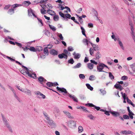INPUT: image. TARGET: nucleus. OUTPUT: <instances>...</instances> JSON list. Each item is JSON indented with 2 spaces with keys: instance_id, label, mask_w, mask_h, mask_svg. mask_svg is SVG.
I'll use <instances>...</instances> for the list:
<instances>
[{
  "instance_id": "obj_41",
  "label": "nucleus",
  "mask_w": 135,
  "mask_h": 135,
  "mask_svg": "<svg viewBox=\"0 0 135 135\" xmlns=\"http://www.w3.org/2000/svg\"><path fill=\"white\" fill-rule=\"evenodd\" d=\"M96 79L95 76L93 75H91L89 77V80L91 81L94 80H95Z\"/></svg>"
},
{
  "instance_id": "obj_27",
  "label": "nucleus",
  "mask_w": 135,
  "mask_h": 135,
  "mask_svg": "<svg viewBox=\"0 0 135 135\" xmlns=\"http://www.w3.org/2000/svg\"><path fill=\"white\" fill-rule=\"evenodd\" d=\"M44 114L45 116V119L47 120V121L51 119H50L47 113L45 112H44Z\"/></svg>"
},
{
  "instance_id": "obj_38",
  "label": "nucleus",
  "mask_w": 135,
  "mask_h": 135,
  "mask_svg": "<svg viewBox=\"0 0 135 135\" xmlns=\"http://www.w3.org/2000/svg\"><path fill=\"white\" fill-rule=\"evenodd\" d=\"M44 53L45 55H48L49 52L48 49L47 47H46L44 49Z\"/></svg>"
},
{
  "instance_id": "obj_42",
  "label": "nucleus",
  "mask_w": 135,
  "mask_h": 135,
  "mask_svg": "<svg viewBox=\"0 0 135 135\" xmlns=\"http://www.w3.org/2000/svg\"><path fill=\"white\" fill-rule=\"evenodd\" d=\"M81 66V64L80 63H78L75 66H74L73 67V68L76 69L79 68Z\"/></svg>"
},
{
  "instance_id": "obj_28",
  "label": "nucleus",
  "mask_w": 135,
  "mask_h": 135,
  "mask_svg": "<svg viewBox=\"0 0 135 135\" xmlns=\"http://www.w3.org/2000/svg\"><path fill=\"white\" fill-rule=\"evenodd\" d=\"M130 67L131 68L133 71L134 72H135V63H134L131 65H130Z\"/></svg>"
},
{
  "instance_id": "obj_5",
  "label": "nucleus",
  "mask_w": 135,
  "mask_h": 135,
  "mask_svg": "<svg viewBox=\"0 0 135 135\" xmlns=\"http://www.w3.org/2000/svg\"><path fill=\"white\" fill-rule=\"evenodd\" d=\"M104 64L101 63L97 67V71L99 72H104L103 70L104 68Z\"/></svg>"
},
{
  "instance_id": "obj_61",
  "label": "nucleus",
  "mask_w": 135,
  "mask_h": 135,
  "mask_svg": "<svg viewBox=\"0 0 135 135\" xmlns=\"http://www.w3.org/2000/svg\"><path fill=\"white\" fill-rule=\"evenodd\" d=\"M110 109H109V111H108L106 110H105V111L104 112V113L106 115H108V116H109L110 115V114H109V113H110L109 112H110Z\"/></svg>"
},
{
  "instance_id": "obj_18",
  "label": "nucleus",
  "mask_w": 135,
  "mask_h": 135,
  "mask_svg": "<svg viewBox=\"0 0 135 135\" xmlns=\"http://www.w3.org/2000/svg\"><path fill=\"white\" fill-rule=\"evenodd\" d=\"M3 120L4 121V122L6 126L8 127H10V126L8 124L7 119H6L4 116H2Z\"/></svg>"
},
{
  "instance_id": "obj_25",
  "label": "nucleus",
  "mask_w": 135,
  "mask_h": 135,
  "mask_svg": "<svg viewBox=\"0 0 135 135\" xmlns=\"http://www.w3.org/2000/svg\"><path fill=\"white\" fill-rule=\"evenodd\" d=\"M47 13L51 16H53L55 14V13L53 10L49 9L47 10Z\"/></svg>"
},
{
  "instance_id": "obj_31",
  "label": "nucleus",
  "mask_w": 135,
  "mask_h": 135,
  "mask_svg": "<svg viewBox=\"0 0 135 135\" xmlns=\"http://www.w3.org/2000/svg\"><path fill=\"white\" fill-rule=\"evenodd\" d=\"M93 65L91 63H89L88 64L87 66L89 69L91 70L93 68Z\"/></svg>"
},
{
  "instance_id": "obj_47",
  "label": "nucleus",
  "mask_w": 135,
  "mask_h": 135,
  "mask_svg": "<svg viewBox=\"0 0 135 135\" xmlns=\"http://www.w3.org/2000/svg\"><path fill=\"white\" fill-rule=\"evenodd\" d=\"M64 53L65 54V55H66L67 56L70 54V52L66 49H64Z\"/></svg>"
},
{
  "instance_id": "obj_63",
  "label": "nucleus",
  "mask_w": 135,
  "mask_h": 135,
  "mask_svg": "<svg viewBox=\"0 0 135 135\" xmlns=\"http://www.w3.org/2000/svg\"><path fill=\"white\" fill-rule=\"evenodd\" d=\"M45 35H46L47 36H49L50 35V32L47 30L45 31Z\"/></svg>"
},
{
  "instance_id": "obj_53",
  "label": "nucleus",
  "mask_w": 135,
  "mask_h": 135,
  "mask_svg": "<svg viewBox=\"0 0 135 135\" xmlns=\"http://www.w3.org/2000/svg\"><path fill=\"white\" fill-rule=\"evenodd\" d=\"M123 118L125 119H129V116L126 115H124L123 116Z\"/></svg>"
},
{
  "instance_id": "obj_62",
  "label": "nucleus",
  "mask_w": 135,
  "mask_h": 135,
  "mask_svg": "<svg viewBox=\"0 0 135 135\" xmlns=\"http://www.w3.org/2000/svg\"><path fill=\"white\" fill-rule=\"evenodd\" d=\"M68 50L69 51H73L74 49L71 46H70L68 48Z\"/></svg>"
},
{
  "instance_id": "obj_8",
  "label": "nucleus",
  "mask_w": 135,
  "mask_h": 135,
  "mask_svg": "<svg viewBox=\"0 0 135 135\" xmlns=\"http://www.w3.org/2000/svg\"><path fill=\"white\" fill-rule=\"evenodd\" d=\"M35 94L37 95V97L38 98H40L41 97L40 96H41L43 99H45V96L41 93L39 91H37L35 93Z\"/></svg>"
},
{
  "instance_id": "obj_34",
  "label": "nucleus",
  "mask_w": 135,
  "mask_h": 135,
  "mask_svg": "<svg viewBox=\"0 0 135 135\" xmlns=\"http://www.w3.org/2000/svg\"><path fill=\"white\" fill-rule=\"evenodd\" d=\"M99 91L101 92V94L103 95H104L106 94V92L105 90L103 89H100Z\"/></svg>"
},
{
  "instance_id": "obj_35",
  "label": "nucleus",
  "mask_w": 135,
  "mask_h": 135,
  "mask_svg": "<svg viewBox=\"0 0 135 135\" xmlns=\"http://www.w3.org/2000/svg\"><path fill=\"white\" fill-rule=\"evenodd\" d=\"M101 54L99 52H98L96 54L95 56L96 59H99L101 57Z\"/></svg>"
},
{
  "instance_id": "obj_10",
  "label": "nucleus",
  "mask_w": 135,
  "mask_h": 135,
  "mask_svg": "<svg viewBox=\"0 0 135 135\" xmlns=\"http://www.w3.org/2000/svg\"><path fill=\"white\" fill-rule=\"evenodd\" d=\"M110 113H111L113 116L117 117L120 116V113L119 112L116 111H111L110 108Z\"/></svg>"
},
{
  "instance_id": "obj_64",
  "label": "nucleus",
  "mask_w": 135,
  "mask_h": 135,
  "mask_svg": "<svg viewBox=\"0 0 135 135\" xmlns=\"http://www.w3.org/2000/svg\"><path fill=\"white\" fill-rule=\"evenodd\" d=\"M11 6V5L10 4L7 5L5 6V7L4 8V9H8Z\"/></svg>"
},
{
  "instance_id": "obj_48",
  "label": "nucleus",
  "mask_w": 135,
  "mask_h": 135,
  "mask_svg": "<svg viewBox=\"0 0 135 135\" xmlns=\"http://www.w3.org/2000/svg\"><path fill=\"white\" fill-rule=\"evenodd\" d=\"M47 85L49 87L53 86V83L48 82L46 83Z\"/></svg>"
},
{
  "instance_id": "obj_46",
  "label": "nucleus",
  "mask_w": 135,
  "mask_h": 135,
  "mask_svg": "<svg viewBox=\"0 0 135 135\" xmlns=\"http://www.w3.org/2000/svg\"><path fill=\"white\" fill-rule=\"evenodd\" d=\"M59 17L57 15H55L54 17V20L55 21H57L59 20Z\"/></svg>"
},
{
  "instance_id": "obj_40",
  "label": "nucleus",
  "mask_w": 135,
  "mask_h": 135,
  "mask_svg": "<svg viewBox=\"0 0 135 135\" xmlns=\"http://www.w3.org/2000/svg\"><path fill=\"white\" fill-rule=\"evenodd\" d=\"M28 49L32 51L36 52V48L33 47H30V48H29Z\"/></svg>"
},
{
  "instance_id": "obj_59",
  "label": "nucleus",
  "mask_w": 135,
  "mask_h": 135,
  "mask_svg": "<svg viewBox=\"0 0 135 135\" xmlns=\"http://www.w3.org/2000/svg\"><path fill=\"white\" fill-rule=\"evenodd\" d=\"M79 77L80 79H84L85 78L84 75L83 74H80L79 75Z\"/></svg>"
},
{
  "instance_id": "obj_13",
  "label": "nucleus",
  "mask_w": 135,
  "mask_h": 135,
  "mask_svg": "<svg viewBox=\"0 0 135 135\" xmlns=\"http://www.w3.org/2000/svg\"><path fill=\"white\" fill-rule=\"evenodd\" d=\"M58 57L60 59H62L64 58L66 59L68 58V56L65 54L63 53L62 54H60L58 55Z\"/></svg>"
},
{
  "instance_id": "obj_32",
  "label": "nucleus",
  "mask_w": 135,
  "mask_h": 135,
  "mask_svg": "<svg viewBox=\"0 0 135 135\" xmlns=\"http://www.w3.org/2000/svg\"><path fill=\"white\" fill-rule=\"evenodd\" d=\"M49 25L50 29L52 31H55L56 30V28L55 26L50 25Z\"/></svg>"
},
{
  "instance_id": "obj_15",
  "label": "nucleus",
  "mask_w": 135,
  "mask_h": 135,
  "mask_svg": "<svg viewBox=\"0 0 135 135\" xmlns=\"http://www.w3.org/2000/svg\"><path fill=\"white\" fill-rule=\"evenodd\" d=\"M91 45L92 46L93 49L95 51L99 50V47L98 45L95 44H93L92 43H91Z\"/></svg>"
},
{
  "instance_id": "obj_33",
  "label": "nucleus",
  "mask_w": 135,
  "mask_h": 135,
  "mask_svg": "<svg viewBox=\"0 0 135 135\" xmlns=\"http://www.w3.org/2000/svg\"><path fill=\"white\" fill-rule=\"evenodd\" d=\"M86 85L87 86V88L90 90L91 91H92L93 90V88L91 86L90 84H86Z\"/></svg>"
},
{
  "instance_id": "obj_16",
  "label": "nucleus",
  "mask_w": 135,
  "mask_h": 135,
  "mask_svg": "<svg viewBox=\"0 0 135 135\" xmlns=\"http://www.w3.org/2000/svg\"><path fill=\"white\" fill-rule=\"evenodd\" d=\"M31 4V2L29 1H25L22 3V5L24 6L27 7Z\"/></svg>"
},
{
  "instance_id": "obj_30",
  "label": "nucleus",
  "mask_w": 135,
  "mask_h": 135,
  "mask_svg": "<svg viewBox=\"0 0 135 135\" xmlns=\"http://www.w3.org/2000/svg\"><path fill=\"white\" fill-rule=\"evenodd\" d=\"M69 97L70 98H72L74 101L76 102H78L77 99L75 97V96L72 95H70Z\"/></svg>"
},
{
  "instance_id": "obj_21",
  "label": "nucleus",
  "mask_w": 135,
  "mask_h": 135,
  "mask_svg": "<svg viewBox=\"0 0 135 135\" xmlns=\"http://www.w3.org/2000/svg\"><path fill=\"white\" fill-rule=\"evenodd\" d=\"M50 53L51 54L54 55H56L58 54L57 52L53 49H52L50 50Z\"/></svg>"
},
{
  "instance_id": "obj_52",
  "label": "nucleus",
  "mask_w": 135,
  "mask_h": 135,
  "mask_svg": "<svg viewBox=\"0 0 135 135\" xmlns=\"http://www.w3.org/2000/svg\"><path fill=\"white\" fill-rule=\"evenodd\" d=\"M87 117L91 120H93L94 118V117L91 114H89L88 115Z\"/></svg>"
},
{
  "instance_id": "obj_60",
  "label": "nucleus",
  "mask_w": 135,
  "mask_h": 135,
  "mask_svg": "<svg viewBox=\"0 0 135 135\" xmlns=\"http://www.w3.org/2000/svg\"><path fill=\"white\" fill-rule=\"evenodd\" d=\"M9 88L13 92V93L16 92L13 88L10 86H9Z\"/></svg>"
},
{
  "instance_id": "obj_17",
  "label": "nucleus",
  "mask_w": 135,
  "mask_h": 135,
  "mask_svg": "<svg viewBox=\"0 0 135 135\" xmlns=\"http://www.w3.org/2000/svg\"><path fill=\"white\" fill-rule=\"evenodd\" d=\"M86 105H88L90 107H94V108L96 109L97 110H99L100 109V108L99 107L96 106L92 103H88Z\"/></svg>"
},
{
  "instance_id": "obj_54",
  "label": "nucleus",
  "mask_w": 135,
  "mask_h": 135,
  "mask_svg": "<svg viewBox=\"0 0 135 135\" xmlns=\"http://www.w3.org/2000/svg\"><path fill=\"white\" fill-rule=\"evenodd\" d=\"M121 94H122V96L124 100H126V95L125 93H123L122 92H121Z\"/></svg>"
},
{
  "instance_id": "obj_39",
  "label": "nucleus",
  "mask_w": 135,
  "mask_h": 135,
  "mask_svg": "<svg viewBox=\"0 0 135 135\" xmlns=\"http://www.w3.org/2000/svg\"><path fill=\"white\" fill-rule=\"evenodd\" d=\"M81 29V32L82 33V34L83 35H84L86 37V35L85 33V30L83 28L82 26H81L80 27Z\"/></svg>"
},
{
  "instance_id": "obj_19",
  "label": "nucleus",
  "mask_w": 135,
  "mask_h": 135,
  "mask_svg": "<svg viewBox=\"0 0 135 135\" xmlns=\"http://www.w3.org/2000/svg\"><path fill=\"white\" fill-rule=\"evenodd\" d=\"M114 87L117 89H119L120 90H121L123 88L119 84H116L114 86Z\"/></svg>"
},
{
  "instance_id": "obj_20",
  "label": "nucleus",
  "mask_w": 135,
  "mask_h": 135,
  "mask_svg": "<svg viewBox=\"0 0 135 135\" xmlns=\"http://www.w3.org/2000/svg\"><path fill=\"white\" fill-rule=\"evenodd\" d=\"M73 55L74 56V58L75 59H78L80 57V54L79 53H76L74 52L73 53Z\"/></svg>"
},
{
  "instance_id": "obj_56",
  "label": "nucleus",
  "mask_w": 135,
  "mask_h": 135,
  "mask_svg": "<svg viewBox=\"0 0 135 135\" xmlns=\"http://www.w3.org/2000/svg\"><path fill=\"white\" fill-rule=\"evenodd\" d=\"M4 55L5 56H3L4 57H6L7 58V59H9L12 61H15V60L12 59V58H11L9 56H6L5 55Z\"/></svg>"
},
{
  "instance_id": "obj_26",
  "label": "nucleus",
  "mask_w": 135,
  "mask_h": 135,
  "mask_svg": "<svg viewBox=\"0 0 135 135\" xmlns=\"http://www.w3.org/2000/svg\"><path fill=\"white\" fill-rule=\"evenodd\" d=\"M60 112L59 109L57 107H55L54 108L53 110V113L55 114L56 113H58Z\"/></svg>"
},
{
  "instance_id": "obj_3",
  "label": "nucleus",
  "mask_w": 135,
  "mask_h": 135,
  "mask_svg": "<svg viewBox=\"0 0 135 135\" xmlns=\"http://www.w3.org/2000/svg\"><path fill=\"white\" fill-rule=\"evenodd\" d=\"M47 122L49 124V127L51 128H55L56 126V125L54 121L51 119L48 121Z\"/></svg>"
},
{
  "instance_id": "obj_6",
  "label": "nucleus",
  "mask_w": 135,
  "mask_h": 135,
  "mask_svg": "<svg viewBox=\"0 0 135 135\" xmlns=\"http://www.w3.org/2000/svg\"><path fill=\"white\" fill-rule=\"evenodd\" d=\"M63 112L68 118L71 119H74V118L73 116L72 115L71 113H70L68 111H67L64 110L63 111Z\"/></svg>"
},
{
  "instance_id": "obj_45",
  "label": "nucleus",
  "mask_w": 135,
  "mask_h": 135,
  "mask_svg": "<svg viewBox=\"0 0 135 135\" xmlns=\"http://www.w3.org/2000/svg\"><path fill=\"white\" fill-rule=\"evenodd\" d=\"M16 88L22 92L23 91V88L21 87L20 86H19L18 85H16Z\"/></svg>"
},
{
  "instance_id": "obj_58",
  "label": "nucleus",
  "mask_w": 135,
  "mask_h": 135,
  "mask_svg": "<svg viewBox=\"0 0 135 135\" xmlns=\"http://www.w3.org/2000/svg\"><path fill=\"white\" fill-rule=\"evenodd\" d=\"M13 94L15 98H16L19 101H20V98L16 95V93L15 92V93H14Z\"/></svg>"
},
{
  "instance_id": "obj_23",
  "label": "nucleus",
  "mask_w": 135,
  "mask_h": 135,
  "mask_svg": "<svg viewBox=\"0 0 135 135\" xmlns=\"http://www.w3.org/2000/svg\"><path fill=\"white\" fill-rule=\"evenodd\" d=\"M132 132L130 131L124 130L122 131L120 133L121 134H131Z\"/></svg>"
},
{
  "instance_id": "obj_55",
  "label": "nucleus",
  "mask_w": 135,
  "mask_h": 135,
  "mask_svg": "<svg viewBox=\"0 0 135 135\" xmlns=\"http://www.w3.org/2000/svg\"><path fill=\"white\" fill-rule=\"evenodd\" d=\"M59 35L58 36L60 38V39L61 40H64V37L62 36V35L61 33H58Z\"/></svg>"
},
{
  "instance_id": "obj_24",
  "label": "nucleus",
  "mask_w": 135,
  "mask_h": 135,
  "mask_svg": "<svg viewBox=\"0 0 135 135\" xmlns=\"http://www.w3.org/2000/svg\"><path fill=\"white\" fill-rule=\"evenodd\" d=\"M41 7L42 8V9H41V12L42 14H45L46 10L45 9H46V8L45 7H46V6H41Z\"/></svg>"
},
{
  "instance_id": "obj_12",
  "label": "nucleus",
  "mask_w": 135,
  "mask_h": 135,
  "mask_svg": "<svg viewBox=\"0 0 135 135\" xmlns=\"http://www.w3.org/2000/svg\"><path fill=\"white\" fill-rule=\"evenodd\" d=\"M117 41L118 42V44L119 45L121 48L123 50H124V48L123 45V44L121 41L120 39L119 38H117Z\"/></svg>"
},
{
  "instance_id": "obj_14",
  "label": "nucleus",
  "mask_w": 135,
  "mask_h": 135,
  "mask_svg": "<svg viewBox=\"0 0 135 135\" xmlns=\"http://www.w3.org/2000/svg\"><path fill=\"white\" fill-rule=\"evenodd\" d=\"M56 89L58 90H60L62 92H64L65 93H68L67 92L66 89L64 88H60L58 86H57Z\"/></svg>"
},
{
  "instance_id": "obj_37",
  "label": "nucleus",
  "mask_w": 135,
  "mask_h": 135,
  "mask_svg": "<svg viewBox=\"0 0 135 135\" xmlns=\"http://www.w3.org/2000/svg\"><path fill=\"white\" fill-rule=\"evenodd\" d=\"M78 132L81 133L83 131V129L81 126H79L78 128Z\"/></svg>"
},
{
  "instance_id": "obj_57",
  "label": "nucleus",
  "mask_w": 135,
  "mask_h": 135,
  "mask_svg": "<svg viewBox=\"0 0 135 135\" xmlns=\"http://www.w3.org/2000/svg\"><path fill=\"white\" fill-rule=\"evenodd\" d=\"M68 62L69 63L71 64H73L74 62V61L73 59H70L68 60Z\"/></svg>"
},
{
  "instance_id": "obj_9",
  "label": "nucleus",
  "mask_w": 135,
  "mask_h": 135,
  "mask_svg": "<svg viewBox=\"0 0 135 135\" xmlns=\"http://www.w3.org/2000/svg\"><path fill=\"white\" fill-rule=\"evenodd\" d=\"M76 122L72 120H70L69 122V125L70 127L71 128H73L76 126Z\"/></svg>"
},
{
  "instance_id": "obj_11",
  "label": "nucleus",
  "mask_w": 135,
  "mask_h": 135,
  "mask_svg": "<svg viewBox=\"0 0 135 135\" xmlns=\"http://www.w3.org/2000/svg\"><path fill=\"white\" fill-rule=\"evenodd\" d=\"M28 15L29 16H32V15L35 17H37V16H36L33 12V11L31 9H30L28 10Z\"/></svg>"
},
{
  "instance_id": "obj_29",
  "label": "nucleus",
  "mask_w": 135,
  "mask_h": 135,
  "mask_svg": "<svg viewBox=\"0 0 135 135\" xmlns=\"http://www.w3.org/2000/svg\"><path fill=\"white\" fill-rule=\"evenodd\" d=\"M43 50L42 47L41 46H37L36 47V52L37 51H41Z\"/></svg>"
},
{
  "instance_id": "obj_4",
  "label": "nucleus",
  "mask_w": 135,
  "mask_h": 135,
  "mask_svg": "<svg viewBox=\"0 0 135 135\" xmlns=\"http://www.w3.org/2000/svg\"><path fill=\"white\" fill-rule=\"evenodd\" d=\"M82 42L84 45H86L88 47L89 44H91V43H92L90 41V39L89 38L83 39L82 41Z\"/></svg>"
},
{
  "instance_id": "obj_7",
  "label": "nucleus",
  "mask_w": 135,
  "mask_h": 135,
  "mask_svg": "<svg viewBox=\"0 0 135 135\" xmlns=\"http://www.w3.org/2000/svg\"><path fill=\"white\" fill-rule=\"evenodd\" d=\"M23 93L26 94L28 96H31L32 95L31 91L27 88H25L23 89Z\"/></svg>"
},
{
  "instance_id": "obj_22",
  "label": "nucleus",
  "mask_w": 135,
  "mask_h": 135,
  "mask_svg": "<svg viewBox=\"0 0 135 135\" xmlns=\"http://www.w3.org/2000/svg\"><path fill=\"white\" fill-rule=\"evenodd\" d=\"M38 80L40 82L43 84V82H45L46 81V80L44 79L43 77L40 76L38 78Z\"/></svg>"
},
{
  "instance_id": "obj_44",
  "label": "nucleus",
  "mask_w": 135,
  "mask_h": 135,
  "mask_svg": "<svg viewBox=\"0 0 135 135\" xmlns=\"http://www.w3.org/2000/svg\"><path fill=\"white\" fill-rule=\"evenodd\" d=\"M36 18L38 21V23L39 22L40 23V26H42L43 25L42 20L40 18H37V17Z\"/></svg>"
},
{
  "instance_id": "obj_2",
  "label": "nucleus",
  "mask_w": 135,
  "mask_h": 135,
  "mask_svg": "<svg viewBox=\"0 0 135 135\" xmlns=\"http://www.w3.org/2000/svg\"><path fill=\"white\" fill-rule=\"evenodd\" d=\"M56 3H60L58 5V8L60 10H63L64 9L66 8L67 11H64V13H68L67 11H68L69 12H70V8L67 6H65V7L63 6L64 5V3L61 1V0H57L56 1Z\"/></svg>"
},
{
  "instance_id": "obj_36",
  "label": "nucleus",
  "mask_w": 135,
  "mask_h": 135,
  "mask_svg": "<svg viewBox=\"0 0 135 135\" xmlns=\"http://www.w3.org/2000/svg\"><path fill=\"white\" fill-rule=\"evenodd\" d=\"M14 13V9H9L8 12V13L9 14L11 15L13 14Z\"/></svg>"
},
{
  "instance_id": "obj_43",
  "label": "nucleus",
  "mask_w": 135,
  "mask_h": 135,
  "mask_svg": "<svg viewBox=\"0 0 135 135\" xmlns=\"http://www.w3.org/2000/svg\"><path fill=\"white\" fill-rule=\"evenodd\" d=\"M94 50L91 48L89 50V52L90 55L92 56L93 55Z\"/></svg>"
},
{
  "instance_id": "obj_49",
  "label": "nucleus",
  "mask_w": 135,
  "mask_h": 135,
  "mask_svg": "<svg viewBox=\"0 0 135 135\" xmlns=\"http://www.w3.org/2000/svg\"><path fill=\"white\" fill-rule=\"evenodd\" d=\"M109 77L111 79H114V77L113 75L112 74L111 72L109 73Z\"/></svg>"
},
{
  "instance_id": "obj_51",
  "label": "nucleus",
  "mask_w": 135,
  "mask_h": 135,
  "mask_svg": "<svg viewBox=\"0 0 135 135\" xmlns=\"http://www.w3.org/2000/svg\"><path fill=\"white\" fill-rule=\"evenodd\" d=\"M59 14L61 17L64 18H65V14H64L61 12H59Z\"/></svg>"
},
{
  "instance_id": "obj_50",
  "label": "nucleus",
  "mask_w": 135,
  "mask_h": 135,
  "mask_svg": "<svg viewBox=\"0 0 135 135\" xmlns=\"http://www.w3.org/2000/svg\"><path fill=\"white\" fill-rule=\"evenodd\" d=\"M71 16L69 14H65V18H67L70 19L71 18Z\"/></svg>"
},
{
  "instance_id": "obj_1",
  "label": "nucleus",
  "mask_w": 135,
  "mask_h": 135,
  "mask_svg": "<svg viewBox=\"0 0 135 135\" xmlns=\"http://www.w3.org/2000/svg\"><path fill=\"white\" fill-rule=\"evenodd\" d=\"M22 67L24 69L22 70L21 72L24 75L27 74L30 77L34 79L36 78V75L33 71L30 70L28 69L27 68L24 66H22Z\"/></svg>"
}]
</instances>
